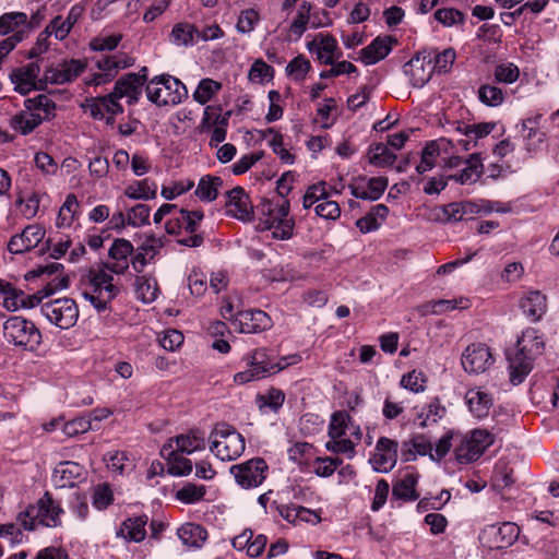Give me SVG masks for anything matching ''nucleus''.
Here are the masks:
<instances>
[{"instance_id": "f257e3e1", "label": "nucleus", "mask_w": 559, "mask_h": 559, "mask_svg": "<svg viewBox=\"0 0 559 559\" xmlns=\"http://www.w3.org/2000/svg\"><path fill=\"white\" fill-rule=\"evenodd\" d=\"M544 352V342L538 331L526 329L518 340L516 348L508 353L510 381L516 385L522 383L533 370L534 361Z\"/></svg>"}, {"instance_id": "f03ea898", "label": "nucleus", "mask_w": 559, "mask_h": 559, "mask_svg": "<svg viewBox=\"0 0 559 559\" xmlns=\"http://www.w3.org/2000/svg\"><path fill=\"white\" fill-rule=\"evenodd\" d=\"M287 175H283L278 180L277 189L281 195H283V189L285 188L283 182L286 180ZM289 202L281 197L277 200H264L258 206V213L260 214V228L261 229H273V236L275 238L285 240L293 236L295 222L289 217Z\"/></svg>"}, {"instance_id": "7ed1b4c3", "label": "nucleus", "mask_w": 559, "mask_h": 559, "mask_svg": "<svg viewBox=\"0 0 559 559\" xmlns=\"http://www.w3.org/2000/svg\"><path fill=\"white\" fill-rule=\"evenodd\" d=\"M301 360V355L295 353L283 356L277 361H274L270 358L266 349L259 348L246 357L248 369L237 372L234 376V381L237 384H245L275 374L289 366L299 364Z\"/></svg>"}, {"instance_id": "20e7f679", "label": "nucleus", "mask_w": 559, "mask_h": 559, "mask_svg": "<svg viewBox=\"0 0 559 559\" xmlns=\"http://www.w3.org/2000/svg\"><path fill=\"white\" fill-rule=\"evenodd\" d=\"M55 102L45 94L26 98L24 108L10 119V127L22 135H27L44 121L50 120L55 116Z\"/></svg>"}, {"instance_id": "39448f33", "label": "nucleus", "mask_w": 559, "mask_h": 559, "mask_svg": "<svg viewBox=\"0 0 559 559\" xmlns=\"http://www.w3.org/2000/svg\"><path fill=\"white\" fill-rule=\"evenodd\" d=\"M110 273L106 267L91 270L82 290L84 299L90 301L98 312L107 310L111 300L119 294V287L114 284Z\"/></svg>"}, {"instance_id": "423d86ee", "label": "nucleus", "mask_w": 559, "mask_h": 559, "mask_svg": "<svg viewBox=\"0 0 559 559\" xmlns=\"http://www.w3.org/2000/svg\"><path fill=\"white\" fill-rule=\"evenodd\" d=\"M63 510L59 502L55 501L49 492L28 506L17 515V522L24 530L33 531L38 525L57 527L61 525Z\"/></svg>"}, {"instance_id": "0eeeda50", "label": "nucleus", "mask_w": 559, "mask_h": 559, "mask_svg": "<svg viewBox=\"0 0 559 559\" xmlns=\"http://www.w3.org/2000/svg\"><path fill=\"white\" fill-rule=\"evenodd\" d=\"M210 442V451L223 462L238 459L246 448L243 436L226 423L215 425Z\"/></svg>"}, {"instance_id": "6e6552de", "label": "nucleus", "mask_w": 559, "mask_h": 559, "mask_svg": "<svg viewBox=\"0 0 559 559\" xmlns=\"http://www.w3.org/2000/svg\"><path fill=\"white\" fill-rule=\"evenodd\" d=\"M146 96L157 106L178 105L188 96L186 85L170 74L156 75L146 83Z\"/></svg>"}, {"instance_id": "1a4fd4ad", "label": "nucleus", "mask_w": 559, "mask_h": 559, "mask_svg": "<svg viewBox=\"0 0 559 559\" xmlns=\"http://www.w3.org/2000/svg\"><path fill=\"white\" fill-rule=\"evenodd\" d=\"M2 335L9 344L29 350L37 348L41 342L35 323L20 316H12L3 322Z\"/></svg>"}, {"instance_id": "9d476101", "label": "nucleus", "mask_w": 559, "mask_h": 559, "mask_svg": "<svg viewBox=\"0 0 559 559\" xmlns=\"http://www.w3.org/2000/svg\"><path fill=\"white\" fill-rule=\"evenodd\" d=\"M290 13H293V15L287 29L288 40L297 41L308 28H319L324 26V23L320 19L321 11L310 1H300L296 10ZM322 14L325 15V12L322 11Z\"/></svg>"}, {"instance_id": "9b49d317", "label": "nucleus", "mask_w": 559, "mask_h": 559, "mask_svg": "<svg viewBox=\"0 0 559 559\" xmlns=\"http://www.w3.org/2000/svg\"><path fill=\"white\" fill-rule=\"evenodd\" d=\"M40 313L53 325L68 330L79 319V307L71 298H58L40 306Z\"/></svg>"}, {"instance_id": "f8f14e48", "label": "nucleus", "mask_w": 559, "mask_h": 559, "mask_svg": "<svg viewBox=\"0 0 559 559\" xmlns=\"http://www.w3.org/2000/svg\"><path fill=\"white\" fill-rule=\"evenodd\" d=\"M493 437L487 430L475 429L461 439L454 453L459 463L467 464L477 460L483 452L491 445Z\"/></svg>"}, {"instance_id": "ddd939ff", "label": "nucleus", "mask_w": 559, "mask_h": 559, "mask_svg": "<svg viewBox=\"0 0 559 559\" xmlns=\"http://www.w3.org/2000/svg\"><path fill=\"white\" fill-rule=\"evenodd\" d=\"M267 472L269 466L261 457H253L230 467L236 483L243 489L259 487L265 480Z\"/></svg>"}, {"instance_id": "4468645a", "label": "nucleus", "mask_w": 559, "mask_h": 559, "mask_svg": "<svg viewBox=\"0 0 559 559\" xmlns=\"http://www.w3.org/2000/svg\"><path fill=\"white\" fill-rule=\"evenodd\" d=\"M520 528L515 523L504 522L486 526L479 534L480 543L490 549L508 548L518 539Z\"/></svg>"}, {"instance_id": "2eb2a0df", "label": "nucleus", "mask_w": 559, "mask_h": 559, "mask_svg": "<svg viewBox=\"0 0 559 559\" xmlns=\"http://www.w3.org/2000/svg\"><path fill=\"white\" fill-rule=\"evenodd\" d=\"M431 58L430 50L421 49L404 64V73L409 76L414 87H423L430 81L435 72Z\"/></svg>"}, {"instance_id": "dca6fc26", "label": "nucleus", "mask_w": 559, "mask_h": 559, "mask_svg": "<svg viewBox=\"0 0 559 559\" xmlns=\"http://www.w3.org/2000/svg\"><path fill=\"white\" fill-rule=\"evenodd\" d=\"M233 326L239 333H260L272 326L270 316L259 309L238 311L233 320Z\"/></svg>"}, {"instance_id": "f3484780", "label": "nucleus", "mask_w": 559, "mask_h": 559, "mask_svg": "<svg viewBox=\"0 0 559 559\" xmlns=\"http://www.w3.org/2000/svg\"><path fill=\"white\" fill-rule=\"evenodd\" d=\"M493 364L492 355L487 345L474 343L462 354V366L468 373H483Z\"/></svg>"}, {"instance_id": "a211bd4d", "label": "nucleus", "mask_w": 559, "mask_h": 559, "mask_svg": "<svg viewBox=\"0 0 559 559\" xmlns=\"http://www.w3.org/2000/svg\"><path fill=\"white\" fill-rule=\"evenodd\" d=\"M399 443L386 437H381L376 444V452L370 459L377 472L388 473L397 462Z\"/></svg>"}, {"instance_id": "6ab92c4d", "label": "nucleus", "mask_w": 559, "mask_h": 559, "mask_svg": "<svg viewBox=\"0 0 559 559\" xmlns=\"http://www.w3.org/2000/svg\"><path fill=\"white\" fill-rule=\"evenodd\" d=\"M307 48L311 53H316L318 60L325 64H333L334 60L342 57L338 49L337 40L328 33H319L307 44Z\"/></svg>"}, {"instance_id": "aec40b11", "label": "nucleus", "mask_w": 559, "mask_h": 559, "mask_svg": "<svg viewBox=\"0 0 559 559\" xmlns=\"http://www.w3.org/2000/svg\"><path fill=\"white\" fill-rule=\"evenodd\" d=\"M34 25L24 12H7L0 15V36H20L21 40L28 37Z\"/></svg>"}, {"instance_id": "412c9836", "label": "nucleus", "mask_w": 559, "mask_h": 559, "mask_svg": "<svg viewBox=\"0 0 559 559\" xmlns=\"http://www.w3.org/2000/svg\"><path fill=\"white\" fill-rule=\"evenodd\" d=\"M46 230L37 225L26 226L21 234L11 237L8 250L13 254H21L38 246L44 239Z\"/></svg>"}, {"instance_id": "4be33fe9", "label": "nucleus", "mask_w": 559, "mask_h": 559, "mask_svg": "<svg viewBox=\"0 0 559 559\" xmlns=\"http://www.w3.org/2000/svg\"><path fill=\"white\" fill-rule=\"evenodd\" d=\"M132 252L133 246L129 240L123 238L114 240L108 251L110 260L104 264L105 267L111 273L124 274L129 269V257Z\"/></svg>"}, {"instance_id": "5701e85b", "label": "nucleus", "mask_w": 559, "mask_h": 559, "mask_svg": "<svg viewBox=\"0 0 559 559\" xmlns=\"http://www.w3.org/2000/svg\"><path fill=\"white\" fill-rule=\"evenodd\" d=\"M226 213L242 222L251 221L253 209L249 195L241 187H236L226 193Z\"/></svg>"}, {"instance_id": "b1692460", "label": "nucleus", "mask_w": 559, "mask_h": 559, "mask_svg": "<svg viewBox=\"0 0 559 559\" xmlns=\"http://www.w3.org/2000/svg\"><path fill=\"white\" fill-rule=\"evenodd\" d=\"M145 83V74L128 73L116 82L111 93L118 100L122 97H127L129 104H134L139 100L142 94V87Z\"/></svg>"}, {"instance_id": "393cba45", "label": "nucleus", "mask_w": 559, "mask_h": 559, "mask_svg": "<svg viewBox=\"0 0 559 559\" xmlns=\"http://www.w3.org/2000/svg\"><path fill=\"white\" fill-rule=\"evenodd\" d=\"M519 308L531 322H538L547 312V297L540 290H527L520 298Z\"/></svg>"}, {"instance_id": "a878e982", "label": "nucleus", "mask_w": 559, "mask_h": 559, "mask_svg": "<svg viewBox=\"0 0 559 559\" xmlns=\"http://www.w3.org/2000/svg\"><path fill=\"white\" fill-rule=\"evenodd\" d=\"M163 247L164 241L162 237H156L155 235L145 236L142 243L138 247L136 253L131 259L134 271L141 273Z\"/></svg>"}, {"instance_id": "bb28decb", "label": "nucleus", "mask_w": 559, "mask_h": 559, "mask_svg": "<svg viewBox=\"0 0 559 559\" xmlns=\"http://www.w3.org/2000/svg\"><path fill=\"white\" fill-rule=\"evenodd\" d=\"M39 72L40 67L37 61L13 70L10 74V79L15 86V91L22 95H26L35 90L37 87Z\"/></svg>"}, {"instance_id": "cd10ccee", "label": "nucleus", "mask_w": 559, "mask_h": 559, "mask_svg": "<svg viewBox=\"0 0 559 559\" xmlns=\"http://www.w3.org/2000/svg\"><path fill=\"white\" fill-rule=\"evenodd\" d=\"M84 468L76 462H60L52 472V483L58 488L73 487L80 481Z\"/></svg>"}, {"instance_id": "c85d7f7f", "label": "nucleus", "mask_w": 559, "mask_h": 559, "mask_svg": "<svg viewBox=\"0 0 559 559\" xmlns=\"http://www.w3.org/2000/svg\"><path fill=\"white\" fill-rule=\"evenodd\" d=\"M63 270V265L58 262H50L46 265H39L33 271L28 272L26 278L29 277H40V276H53V278L47 283L49 293H55L57 290H61L67 288L69 285V280L67 276L61 274Z\"/></svg>"}, {"instance_id": "c756f323", "label": "nucleus", "mask_w": 559, "mask_h": 559, "mask_svg": "<svg viewBox=\"0 0 559 559\" xmlns=\"http://www.w3.org/2000/svg\"><path fill=\"white\" fill-rule=\"evenodd\" d=\"M160 454L167 460V472L173 476H187L192 472L191 460L183 456L182 453L175 451L171 442L165 444Z\"/></svg>"}, {"instance_id": "7c9ffc66", "label": "nucleus", "mask_w": 559, "mask_h": 559, "mask_svg": "<svg viewBox=\"0 0 559 559\" xmlns=\"http://www.w3.org/2000/svg\"><path fill=\"white\" fill-rule=\"evenodd\" d=\"M84 108L94 119H103L106 112L115 116L123 111L122 106L118 103V99L114 97L112 93L92 98Z\"/></svg>"}, {"instance_id": "2f4dec72", "label": "nucleus", "mask_w": 559, "mask_h": 559, "mask_svg": "<svg viewBox=\"0 0 559 559\" xmlns=\"http://www.w3.org/2000/svg\"><path fill=\"white\" fill-rule=\"evenodd\" d=\"M0 295L3 296V306L9 311H16L19 308L24 307H34L35 304L33 302V299H35L36 302L40 301V298L33 296L31 301L26 302L28 297L21 289H17L4 280H0Z\"/></svg>"}, {"instance_id": "473e14b6", "label": "nucleus", "mask_w": 559, "mask_h": 559, "mask_svg": "<svg viewBox=\"0 0 559 559\" xmlns=\"http://www.w3.org/2000/svg\"><path fill=\"white\" fill-rule=\"evenodd\" d=\"M393 41L390 36L374 38L367 47L360 50V61L365 64H374L384 59L392 50Z\"/></svg>"}, {"instance_id": "72a5a7b5", "label": "nucleus", "mask_w": 559, "mask_h": 559, "mask_svg": "<svg viewBox=\"0 0 559 559\" xmlns=\"http://www.w3.org/2000/svg\"><path fill=\"white\" fill-rule=\"evenodd\" d=\"M495 122H480L474 124L459 123L456 130L466 136L460 140L459 143L465 151H469L476 145L478 139L487 136L495 129Z\"/></svg>"}, {"instance_id": "f704fd0d", "label": "nucleus", "mask_w": 559, "mask_h": 559, "mask_svg": "<svg viewBox=\"0 0 559 559\" xmlns=\"http://www.w3.org/2000/svg\"><path fill=\"white\" fill-rule=\"evenodd\" d=\"M147 524L146 515L128 518L122 522L116 532L117 537H121L127 542L140 543L146 536L145 526Z\"/></svg>"}, {"instance_id": "c9c22d12", "label": "nucleus", "mask_w": 559, "mask_h": 559, "mask_svg": "<svg viewBox=\"0 0 559 559\" xmlns=\"http://www.w3.org/2000/svg\"><path fill=\"white\" fill-rule=\"evenodd\" d=\"M84 70V64L79 60L64 62L57 69L45 72V80L55 84H64L76 79Z\"/></svg>"}, {"instance_id": "e433bc0d", "label": "nucleus", "mask_w": 559, "mask_h": 559, "mask_svg": "<svg viewBox=\"0 0 559 559\" xmlns=\"http://www.w3.org/2000/svg\"><path fill=\"white\" fill-rule=\"evenodd\" d=\"M432 444L424 435H415L402 442L401 457L404 462H411L417 455H429L431 457Z\"/></svg>"}, {"instance_id": "4c0bfd02", "label": "nucleus", "mask_w": 559, "mask_h": 559, "mask_svg": "<svg viewBox=\"0 0 559 559\" xmlns=\"http://www.w3.org/2000/svg\"><path fill=\"white\" fill-rule=\"evenodd\" d=\"M484 171V165L479 154L474 153L466 159L463 168L457 173L448 176L449 180H454L461 185H471L476 182Z\"/></svg>"}, {"instance_id": "58836bf2", "label": "nucleus", "mask_w": 559, "mask_h": 559, "mask_svg": "<svg viewBox=\"0 0 559 559\" xmlns=\"http://www.w3.org/2000/svg\"><path fill=\"white\" fill-rule=\"evenodd\" d=\"M252 531H245L242 534L236 536L233 539L234 548L238 550H242L246 548L248 556L253 558L259 557L263 552L267 544V538L263 534L255 536L254 539H252Z\"/></svg>"}, {"instance_id": "ea45409f", "label": "nucleus", "mask_w": 559, "mask_h": 559, "mask_svg": "<svg viewBox=\"0 0 559 559\" xmlns=\"http://www.w3.org/2000/svg\"><path fill=\"white\" fill-rule=\"evenodd\" d=\"M175 451L182 454H191L205 448V438L199 430H192L186 435H179L169 439Z\"/></svg>"}, {"instance_id": "a19ab883", "label": "nucleus", "mask_w": 559, "mask_h": 559, "mask_svg": "<svg viewBox=\"0 0 559 559\" xmlns=\"http://www.w3.org/2000/svg\"><path fill=\"white\" fill-rule=\"evenodd\" d=\"M466 402L469 411L476 418L487 417L492 407V397L479 389L468 390L466 393Z\"/></svg>"}, {"instance_id": "79ce46f5", "label": "nucleus", "mask_w": 559, "mask_h": 559, "mask_svg": "<svg viewBox=\"0 0 559 559\" xmlns=\"http://www.w3.org/2000/svg\"><path fill=\"white\" fill-rule=\"evenodd\" d=\"M60 425H62V431L64 435L69 437H74L80 433L87 432L88 430L96 429V425H92L91 418H87L85 415L81 417H76L67 423H61L60 420H52L48 425H46V430L52 431L57 429Z\"/></svg>"}, {"instance_id": "37998d69", "label": "nucleus", "mask_w": 559, "mask_h": 559, "mask_svg": "<svg viewBox=\"0 0 559 559\" xmlns=\"http://www.w3.org/2000/svg\"><path fill=\"white\" fill-rule=\"evenodd\" d=\"M418 476L415 473H406L393 485L392 495L403 501H415L418 499L416 492Z\"/></svg>"}, {"instance_id": "c03bdc74", "label": "nucleus", "mask_w": 559, "mask_h": 559, "mask_svg": "<svg viewBox=\"0 0 559 559\" xmlns=\"http://www.w3.org/2000/svg\"><path fill=\"white\" fill-rule=\"evenodd\" d=\"M156 194L157 185L148 178L133 181L124 189V195L131 200H152Z\"/></svg>"}, {"instance_id": "a18cd8bd", "label": "nucleus", "mask_w": 559, "mask_h": 559, "mask_svg": "<svg viewBox=\"0 0 559 559\" xmlns=\"http://www.w3.org/2000/svg\"><path fill=\"white\" fill-rule=\"evenodd\" d=\"M197 35H199V31L193 24L180 22L174 25L169 34V41L178 47H188L194 44Z\"/></svg>"}, {"instance_id": "49530a36", "label": "nucleus", "mask_w": 559, "mask_h": 559, "mask_svg": "<svg viewBox=\"0 0 559 559\" xmlns=\"http://www.w3.org/2000/svg\"><path fill=\"white\" fill-rule=\"evenodd\" d=\"M179 539L188 547L199 548L206 539V531L198 524L186 523L177 531Z\"/></svg>"}, {"instance_id": "de8ad7c7", "label": "nucleus", "mask_w": 559, "mask_h": 559, "mask_svg": "<svg viewBox=\"0 0 559 559\" xmlns=\"http://www.w3.org/2000/svg\"><path fill=\"white\" fill-rule=\"evenodd\" d=\"M222 185L219 177L206 175L200 179L194 193L201 201L212 202L217 198Z\"/></svg>"}, {"instance_id": "09e8293b", "label": "nucleus", "mask_w": 559, "mask_h": 559, "mask_svg": "<svg viewBox=\"0 0 559 559\" xmlns=\"http://www.w3.org/2000/svg\"><path fill=\"white\" fill-rule=\"evenodd\" d=\"M45 197L46 193L44 192L32 191L26 195H19L15 204L21 207V214L26 219H31L37 215L41 200Z\"/></svg>"}, {"instance_id": "8fccbe9b", "label": "nucleus", "mask_w": 559, "mask_h": 559, "mask_svg": "<svg viewBox=\"0 0 559 559\" xmlns=\"http://www.w3.org/2000/svg\"><path fill=\"white\" fill-rule=\"evenodd\" d=\"M396 159V155L383 143H374L368 148V160L376 167L391 166Z\"/></svg>"}, {"instance_id": "3c124183", "label": "nucleus", "mask_w": 559, "mask_h": 559, "mask_svg": "<svg viewBox=\"0 0 559 559\" xmlns=\"http://www.w3.org/2000/svg\"><path fill=\"white\" fill-rule=\"evenodd\" d=\"M106 466L112 473L123 475L133 468L132 461L123 451H109L105 454Z\"/></svg>"}, {"instance_id": "603ef678", "label": "nucleus", "mask_w": 559, "mask_h": 559, "mask_svg": "<svg viewBox=\"0 0 559 559\" xmlns=\"http://www.w3.org/2000/svg\"><path fill=\"white\" fill-rule=\"evenodd\" d=\"M79 206L76 197L72 193L68 194L64 203L59 210L56 225L58 227H69L76 215Z\"/></svg>"}, {"instance_id": "864d4df0", "label": "nucleus", "mask_w": 559, "mask_h": 559, "mask_svg": "<svg viewBox=\"0 0 559 559\" xmlns=\"http://www.w3.org/2000/svg\"><path fill=\"white\" fill-rule=\"evenodd\" d=\"M430 50L431 55V64L433 67V70L441 73V72H448L452 64L455 61L456 53L453 48H447L443 51H437L433 48H427Z\"/></svg>"}, {"instance_id": "5fc2aeb1", "label": "nucleus", "mask_w": 559, "mask_h": 559, "mask_svg": "<svg viewBox=\"0 0 559 559\" xmlns=\"http://www.w3.org/2000/svg\"><path fill=\"white\" fill-rule=\"evenodd\" d=\"M221 90L222 83L209 78L202 79L193 93V99L199 104L204 105Z\"/></svg>"}, {"instance_id": "6e6d98bb", "label": "nucleus", "mask_w": 559, "mask_h": 559, "mask_svg": "<svg viewBox=\"0 0 559 559\" xmlns=\"http://www.w3.org/2000/svg\"><path fill=\"white\" fill-rule=\"evenodd\" d=\"M469 306V300L466 298L445 300L440 299L437 301H430L425 306V312H431L435 314H441L454 309H466Z\"/></svg>"}, {"instance_id": "4d7b16f0", "label": "nucleus", "mask_w": 559, "mask_h": 559, "mask_svg": "<svg viewBox=\"0 0 559 559\" xmlns=\"http://www.w3.org/2000/svg\"><path fill=\"white\" fill-rule=\"evenodd\" d=\"M136 295L145 304L153 302L158 295L157 283L154 278L145 276H138L136 281Z\"/></svg>"}, {"instance_id": "13d9d810", "label": "nucleus", "mask_w": 559, "mask_h": 559, "mask_svg": "<svg viewBox=\"0 0 559 559\" xmlns=\"http://www.w3.org/2000/svg\"><path fill=\"white\" fill-rule=\"evenodd\" d=\"M114 502V492L108 483H102L93 488L92 504L95 509L102 511L107 509Z\"/></svg>"}, {"instance_id": "bf43d9fd", "label": "nucleus", "mask_w": 559, "mask_h": 559, "mask_svg": "<svg viewBox=\"0 0 559 559\" xmlns=\"http://www.w3.org/2000/svg\"><path fill=\"white\" fill-rule=\"evenodd\" d=\"M350 425V417L346 412H334L329 424V436L331 439H338L346 435Z\"/></svg>"}, {"instance_id": "052dcab7", "label": "nucleus", "mask_w": 559, "mask_h": 559, "mask_svg": "<svg viewBox=\"0 0 559 559\" xmlns=\"http://www.w3.org/2000/svg\"><path fill=\"white\" fill-rule=\"evenodd\" d=\"M478 99L486 106L497 107L504 100V93L500 87L484 84L478 88Z\"/></svg>"}, {"instance_id": "680f3d73", "label": "nucleus", "mask_w": 559, "mask_h": 559, "mask_svg": "<svg viewBox=\"0 0 559 559\" xmlns=\"http://www.w3.org/2000/svg\"><path fill=\"white\" fill-rule=\"evenodd\" d=\"M400 384L413 393H421L426 390L427 377L421 371L412 370L402 377Z\"/></svg>"}, {"instance_id": "e2e57ef3", "label": "nucleus", "mask_w": 559, "mask_h": 559, "mask_svg": "<svg viewBox=\"0 0 559 559\" xmlns=\"http://www.w3.org/2000/svg\"><path fill=\"white\" fill-rule=\"evenodd\" d=\"M439 154L440 150L438 144L435 141L428 143L421 152V159L416 166V171L421 175L431 170L436 165V158Z\"/></svg>"}, {"instance_id": "0e129e2a", "label": "nucleus", "mask_w": 559, "mask_h": 559, "mask_svg": "<svg viewBox=\"0 0 559 559\" xmlns=\"http://www.w3.org/2000/svg\"><path fill=\"white\" fill-rule=\"evenodd\" d=\"M151 209L148 205L138 203L127 212V223L132 227L144 226L150 223Z\"/></svg>"}, {"instance_id": "69168bd1", "label": "nucleus", "mask_w": 559, "mask_h": 559, "mask_svg": "<svg viewBox=\"0 0 559 559\" xmlns=\"http://www.w3.org/2000/svg\"><path fill=\"white\" fill-rule=\"evenodd\" d=\"M310 69V61L305 56L299 55L287 64L286 72L295 81H302Z\"/></svg>"}, {"instance_id": "338daca9", "label": "nucleus", "mask_w": 559, "mask_h": 559, "mask_svg": "<svg viewBox=\"0 0 559 559\" xmlns=\"http://www.w3.org/2000/svg\"><path fill=\"white\" fill-rule=\"evenodd\" d=\"M493 75L499 83L512 84L519 79L520 70L514 63L504 62L495 68Z\"/></svg>"}, {"instance_id": "774afa93", "label": "nucleus", "mask_w": 559, "mask_h": 559, "mask_svg": "<svg viewBox=\"0 0 559 559\" xmlns=\"http://www.w3.org/2000/svg\"><path fill=\"white\" fill-rule=\"evenodd\" d=\"M328 197L325 182H318L307 189L302 198V205L305 209H310L313 204L320 203L323 199H328Z\"/></svg>"}]
</instances>
